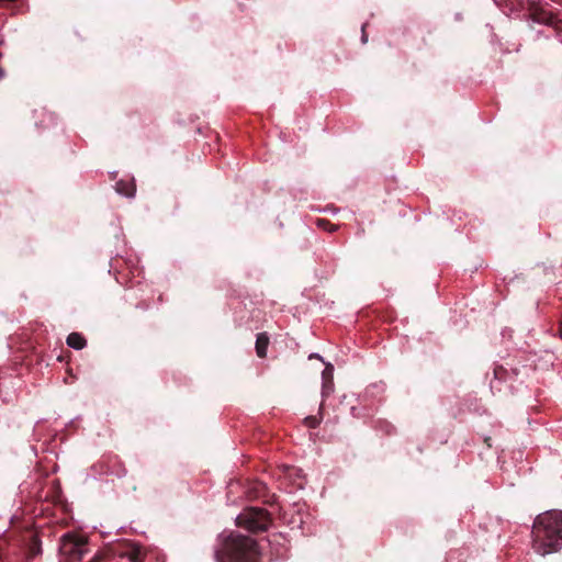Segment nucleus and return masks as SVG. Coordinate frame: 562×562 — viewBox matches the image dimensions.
Returning a JSON list of instances; mask_svg holds the SVG:
<instances>
[{"instance_id": "20e7f679", "label": "nucleus", "mask_w": 562, "mask_h": 562, "mask_svg": "<svg viewBox=\"0 0 562 562\" xmlns=\"http://www.w3.org/2000/svg\"><path fill=\"white\" fill-rule=\"evenodd\" d=\"M88 537L67 532L60 539L59 552L66 562H79L89 552Z\"/></svg>"}, {"instance_id": "f03ea898", "label": "nucleus", "mask_w": 562, "mask_h": 562, "mask_svg": "<svg viewBox=\"0 0 562 562\" xmlns=\"http://www.w3.org/2000/svg\"><path fill=\"white\" fill-rule=\"evenodd\" d=\"M216 562H258V542L245 535L231 532L221 535L214 551Z\"/></svg>"}, {"instance_id": "0eeeda50", "label": "nucleus", "mask_w": 562, "mask_h": 562, "mask_svg": "<svg viewBox=\"0 0 562 562\" xmlns=\"http://www.w3.org/2000/svg\"><path fill=\"white\" fill-rule=\"evenodd\" d=\"M333 373H334V367L330 363L326 364L325 369L322 372V379H323L322 396H323V398L328 397L334 391Z\"/></svg>"}, {"instance_id": "dca6fc26", "label": "nucleus", "mask_w": 562, "mask_h": 562, "mask_svg": "<svg viewBox=\"0 0 562 562\" xmlns=\"http://www.w3.org/2000/svg\"><path fill=\"white\" fill-rule=\"evenodd\" d=\"M18 1L19 0H0V5L5 4V3H15Z\"/></svg>"}, {"instance_id": "a211bd4d", "label": "nucleus", "mask_w": 562, "mask_h": 562, "mask_svg": "<svg viewBox=\"0 0 562 562\" xmlns=\"http://www.w3.org/2000/svg\"><path fill=\"white\" fill-rule=\"evenodd\" d=\"M310 358L319 359L321 357L318 355H312Z\"/></svg>"}, {"instance_id": "1a4fd4ad", "label": "nucleus", "mask_w": 562, "mask_h": 562, "mask_svg": "<svg viewBox=\"0 0 562 562\" xmlns=\"http://www.w3.org/2000/svg\"><path fill=\"white\" fill-rule=\"evenodd\" d=\"M270 338L267 333H260L256 339V353L259 358H266Z\"/></svg>"}, {"instance_id": "f3484780", "label": "nucleus", "mask_w": 562, "mask_h": 562, "mask_svg": "<svg viewBox=\"0 0 562 562\" xmlns=\"http://www.w3.org/2000/svg\"><path fill=\"white\" fill-rule=\"evenodd\" d=\"M559 336L562 339V316H561V319L559 322Z\"/></svg>"}, {"instance_id": "9b49d317", "label": "nucleus", "mask_w": 562, "mask_h": 562, "mask_svg": "<svg viewBox=\"0 0 562 562\" xmlns=\"http://www.w3.org/2000/svg\"><path fill=\"white\" fill-rule=\"evenodd\" d=\"M247 494L250 498H263L267 494V485L262 482H254L249 486Z\"/></svg>"}, {"instance_id": "aec40b11", "label": "nucleus", "mask_w": 562, "mask_h": 562, "mask_svg": "<svg viewBox=\"0 0 562 562\" xmlns=\"http://www.w3.org/2000/svg\"><path fill=\"white\" fill-rule=\"evenodd\" d=\"M3 76V70L0 68V78Z\"/></svg>"}, {"instance_id": "2eb2a0df", "label": "nucleus", "mask_w": 562, "mask_h": 562, "mask_svg": "<svg viewBox=\"0 0 562 562\" xmlns=\"http://www.w3.org/2000/svg\"><path fill=\"white\" fill-rule=\"evenodd\" d=\"M362 35H361V42L364 44L368 41L367 33H366V24L362 25Z\"/></svg>"}, {"instance_id": "423d86ee", "label": "nucleus", "mask_w": 562, "mask_h": 562, "mask_svg": "<svg viewBox=\"0 0 562 562\" xmlns=\"http://www.w3.org/2000/svg\"><path fill=\"white\" fill-rule=\"evenodd\" d=\"M530 19L539 24L554 25L557 23V16L535 4H531L528 9Z\"/></svg>"}, {"instance_id": "412c9836", "label": "nucleus", "mask_w": 562, "mask_h": 562, "mask_svg": "<svg viewBox=\"0 0 562 562\" xmlns=\"http://www.w3.org/2000/svg\"><path fill=\"white\" fill-rule=\"evenodd\" d=\"M3 40H2V36L0 35V44H2Z\"/></svg>"}, {"instance_id": "9d476101", "label": "nucleus", "mask_w": 562, "mask_h": 562, "mask_svg": "<svg viewBox=\"0 0 562 562\" xmlns=\"http://www.w3.org/2000/svg\"><path fill=\"white\" fill-rule=\"evenodd\" d=\"M66 342L69 347H71L76 350H81L87 345L86 338L80 333H76V331L68 335Z\"/></svg>"}, {"instance_id": "6e6552de", "label": "nucleus", "mask_w": 562, "mask_h": 562, "mask_svg": "<svg viewBox=\"0 0 562 562\" xmlns=\"http://www.w3.org/2000/svg\"><path fill=\"white\" fill-rule=\"evenodd\" d=\"M115 190L117 193L127 198H133L136 192V186L134 181L120 180L115 183Z\"/></svg>"}, {"instance_id": "4468645a", "label": "nucleus", "mask_w": 562, "mask_h": 562, "mask_svg": "<svg viewBox=\"0 0 562 562\" xmlns=\"http://www.w3.org/2000/svg\"><path fill=\"white\" fill-rule=\"evenodd\" d=\"M321 419H322V417H317V416H307V417L304 419V424H305V426H307L308 428H316V427L321 424Z\"/></svg>"}, {"instance_id": "ddd939ff", "label": "nucleus", "mask_w": 562, "mask_h": 562, "mask_svg": "<svg viewBox=\"0 0 562 562\" xmlns=\"http://www.w3.org/2000/svg\"><path fill=\"white\" fill-rule=\"evenodd\" d=\"M507 375H508V371L504 367L496 366L494 368V376H495V379H497V380H506Z\"/></svg>"}, {"instance_id": "f257e3e1", "label": "nucleus", "mask_w": 562, "mask_h": 562, "mask_svg": "<svg viewBox=\"0 0 562 562\" xmlns=\"http://www.w3.org/2000/svg\"><path fill=\"white\" fill-rule=\"evenodd\" d=\"M532 548L546 555L562 548V510H549L540 514L532 526Z\"/></svg>"}, {"instance_id": "39448f33", "label": "nucleus", "mask_w": 562, "mask_h": 562, "mask_svg": "<svg viewBox=\"0 0 562 562\" xmlns=\"http://www.w3.org/2000/svg\"><path fill=\"white\" fill-rule=\"evenodd\" d=\"M237 525L250 532L266 531L272 522L270 514L259 507H248L237 516Z\"/></svg>"}, {"instance_id": "6ab92c4d", "label": "nucleus", "mask_w": 562, "mask_h": 562, "mask_svg": "<svg viewBox=\"0 0 562 562\" xmlns=\"http://www.w3.org/2000/svg\"><path fill=\"white\" fill-rule=\"evenodd\" d=\"M490 440H491L490 438H486V439H485V442L487 443V446H488V447H491V445H490Z\"/></svg>"}, {"instance_id": "7ed1b4c3", "label": "nucleus", "mask_w": 562, "mask_h": 562, "mask_svg": "<svg viewBox=\"0 0 562 562\" xmlns=\"http://www.w3.org/2000/svg\"><path fill=\"white\" fill-rule=\"evenodd\" d=\"M140 549L132 542H121L99 551L90 562H143Z\"/></svg>"}, {"instance_id": "f8f14e48", "label": "nucleus", "mask_w": 562, "mask_h": 562, "mask_svg": "<svg viewBox=\"0 0 562 562\" xmlns=\"http://www.w3.org/2000/svg\"><path fill=\"white\" fill-rule=\"evenodd\" d=\"M316 225L324 229V231H327L329 233H333V232H336L338 229V226L333 224L331 222H329L328 220L326 218H318L316 221Z\"/></svg>"}]
</instances>
